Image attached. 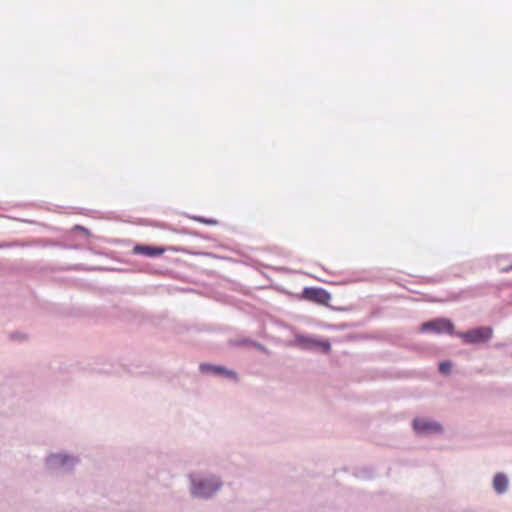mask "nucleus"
I'll use <instances>...</instances> for the list:
<instances>
[{"label": "nucleus", "instance_id": "nucleus-1", "mask_svg": "<svg viewBox=\"0 0 512 512\" xmlns=\"http://www.w3.org/2000/svg\"><path fill=\"white\" fill-rule=\"evenodd\" d=\"M187 478L189 493L195 499L209 500L216 496L224 486L221 475L208 470L190 472Z\"/></svg>", "mask_w": 512, "mask_h": 512}, {"label": "nucleus", "instance_id": "nucleus-2", "mask_svg": "<svg viewBox=\"0 0 512 512\" xmlns=\"http://www.w3.org/2000/svg\"><path fill=\"white\" fill-rule=\"evenodd\" d=\"M77 455L65 451L49 453L45 458V467L53 472L71 473L79 464Z\"/></svg>", "mask_w": 512, "mask_h": 512}, {"label": "nucleus", "instance_id": "nucleus-3", "mask_svg": "<svg viewBox=\"0 0 512 512\" xmlns=\"http://www.w3.org/2000/svg\"><path fill=\"white\" fill-rule=\"evenodd\" d=\"M413 428L417 434L423 436L440 434L442 432L441 425L428 418H416L413 421Z\"/></svg>", "mask_w": 512, "mask_h": 512}, {"label": "nucleus", "instance_id": "nucleus-4", "mask_svg": "<svg viewBox=\"0 0 512 512\" xmlns=\"http://www.w3.org/2000/svg\"><path fill=\"white\" fill-rule=\"evenodd\" d=\"M492 330L488 327H480L465 333H460L459 336L463 338L466 343L476 344L485 342L490 339Z\"/></svg>", "mask_w": 512, "mask_h": 512}, {"label": "nucleus", "instance_id": "nucleus-5", "mask_svg": "<svg viewBox=\"0 0 512 512\" xmlns=\"http://www.w3.org/2000/svg\"><path fill=\"white\" fill-rule=\"evenodd\" d=\"M452 330L453 324L448 319L444 318H439L433 321L426 322L421 326L422 332L451 334Z\"/></svg>", "mask_w": 512, "mask_h": 512}, {"label": "nucleus", "instance_id": "nucleus-6", "mask_svg": "<svg viewBox=\"0 0 512 512\" xmlns=\"http://www.w3.org/2000/svg\"><path fill=\"white\" fill-rule=\"evenodd\" d=\"M295 340L299 345L306 349H321L324 352H328L331 348L329 342L318 340L310 336L297 335Z\"/></svg>", "mask_w": 512, "mask_h": 512}, {"label": "nucleus", "instance_id": "nucleus-7", "mask_svg": "<svg viewBox=\"0 0 512 512\" xmlns=\"http://www.w3.org/2000/svg\"><path fill=\"white\" fill-rule=\"evenodd\" d=\"M304 297L309 300L326 304L330 300V294L321 288H305Z\"/></svg>", "mask_w": 512, "mask_h": 512}, {"label": "nucleus", "instance_id": "nucleus-8", "mask_svg": "<svg viewBox=\"0 0 512 512\" xmlns=\"http://www.w3.org/2000/svg\"><path fill=\"white\" fill-rule=\"evenodd\" d=\"M200 368L204 372H210L217 376H221V377H225V378H232V379H235V377H236L235 372L228 370L222 366H213V365L202 364L200 366Z\"/></svg>", "mask_w": 512, "mask_h": 512}, {"label": "nucleus", "instance_id": "nucleus-9", "mask_svg": "<svg viewBox=\"0 0 512 512\" xmlns=\"http://www.w3.org/2000/svg\"><path fill=\"white\" fill-rule=\"evenodd\" d=\"M508 478L503 473H497L493 479V488L498 494H503L508 489Z\"/></svg>", "mask_w": 512, "mask_h": 512}, {"label": "nucleus", "instance_id": "nucleus-10", "mask_svg": "<svg viewBox=\"0 0 512 512\" xmlns=\"http://www.w3.org/2000/svg\"><path fill=\"white\" fill-rule=\"evenodd\" d=\"M162 248L157 247H151V246H145V245H137L134 247V252L137 254H143L148 257H155L159 256L163 253Z\"/></svg>", "mask_w": 512, "mask_h": 512}, {"label": "nucleus", "instance_id": "nucleus-11", "mask_svg": "<svg viewBox=\"0 0 512 512\" xmlns=\"http://www.w3.org/2000/svg\"><path fill=\"white\" fill-rule=\"evenodd\" d=\"M451 367H452V365H451V362H449V361H444V362L439 364V370L443 374L450 373Z\"/></svg>", "mask_w": 512, "mask_h": 512}, {"label": "nucleus", "instance_id": "nucleus-12", "mask_svg": "<svg viewBox=\"0 0 512 512\" xmlns=\"http://www.w3.org/2000/svg\"><path fill=\"white\" fill-rule=\"evenodd\" d=\"M499 269H500L501 271H509L510 269H512V265H511V266H509V267L501 266V267H499Z\"/></svg>", "mask_w": 512, "mask_h": 512}]
</instances>
